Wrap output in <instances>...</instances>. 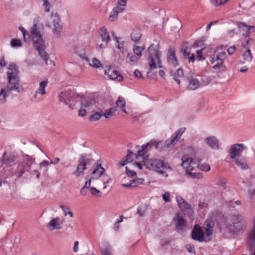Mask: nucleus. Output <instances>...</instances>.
<instances>
[{
    "instance_id": "nucleus-49",
    "label": "nucleus",
    "mask_w": 255,
    "mask_h": 255,
    "mask_svg": "<svg viewBox=\"0 0 255 255\" xmlns=\"http://www.w3.org/2000/svg\"><path fill=\"white\" fill-rule=\"evenodd\" d=\"M60 208L62 209L63 211L64 212V214L65 216L69 215L70 217H73V214L71 211H68L69 208L68 207L64 206V205H61Z\"/></svg>"
},
{
    "instance_id": "nucleus-30",
    "label": "nucleus",
    "mask_w": 255,
    "mask_h": 255,
    "mask_svg": "<svg viewBox=\"0 0 255 255\" xmlns=\"http://www.w3.org/2000/svg\"><path fill=\"white\" fill-rule=\"evenodd\" d=\"M48 81L47 80H44L41 82L39 84V87L37 91L35 92L34 97H36L38 93H40L41 95H43L46 93L45 87L47 86Z\"/></svg>"
},
{
    "instance_id": "nucleus-7",
    "label": "nucleus",
    "mask_w": 255,
    "mask_h": 255,
    "mask_svg": "<svg viewBox=\"0 0 255 255\" xmlns=\"http://www.w3.org/2000/svg\"><path fill=\"white\" fill-rule=\"evenodd\" d=\"M185 128H181L179 129L170 138L165 141L164 144L162 142L161 151H164L168 148L173 147L178 142Z\"/></svg>"
},
{
    "instance_id": "nucleus-25",
    "label": "nucleus",
    "mask_w": 255,
    "mask_h": 255,
    "mask_svg": "<svg viewBox=\"0 0 255 255\" xmlns=\"http://www.w3.org/2000/svg\"><path fill=\"white\" fill-rule=\"evenodd\" d=\"M104 172L105 169L101 166V164H97L94 170L92 172L93 176L91 178L98 179L104 174Z\"/></svg>"
},
{
    "instance_id": "nucleus-56",
    "label": "nucleus",
    "mask_w": 255,
    "mask_h": 255,
    "mask_svg": "<svg viewBox=\"0 0 255 255\" xmlns=\"http://www.w3.org/2000/svg\"><path fill=\"white\" fill-rule=\"evenodd\" d=\"M126 173L128 176L134 177L136 176V173L133 171L130 170L128 167H126Z\"/></svg>"
},
{
    "instance_id": "nucleus-24",
    "label": "nucleus",
    "mask_w": 255,
    "mask_h": 255,
    "mask_svg": "<svg viewBox=\"0 0 255 255\" xmlns=\"http://www.w3.org/2000/svg\"><path fill=\"white\" fill-rule=\"evenodd\" d=\"M167 59L169 63L173 67H176L178 65V62L175 55V52L173 50H169Z\"/></svg>"
},
{
    "instance_id": "nucleus-2",
    "label": "nucleus",
    "mask_w": 255,
    "mask_h": 255,
    "mask_svg": "<svg viewBox=\"0 0 255 255\" xmlns=\"http://www.w3.org/2000/svg\"><path fill=\"white\" fill-rule=\"evenodd\" d=\"M31 34L32 36V41L34 46L38 51L39 54L43 58L46 64H48V61L49 57L48 54L45 51L44 41L43 40L40 31L38 30L37 25L34 24L31 28Z\"/></svg>"
},
{
    "instance_id": "nucleus-5",
    "label": "nucleus",
    "mask_w": 255,
    "mask_h": 255,
    "mask_svg": "<svg viewBox=\"0 0 255 255\" xmlns=\"http://www.w3.org/2000/svg\"><path fill=\"white\" fill-rule=\"evenodd\" d=\"M146 167L151 170H155L157 172L163 173V170L170 169L167 163L162 160L159 159H150L147 160L144 163Z\"/></svg>"
},
{
    "instance_id": "nucleus-14",
    "label": "nucleus",
    "mask_w": 255,
    "mask_h": 255,
    "mask_svg": "<svg viewBox=\"0 0 255 255\" xmlns=\"http://www.w3.org/2000/svg\"><path fill=\"white\" fill-rule=\"evenodd\" d=\"M237 25L240 31L243 32L242 35L245 37H249L250 33L255 31V27L254 26L247 25L243 22H238Z\"/></svg>"
},
{
    "instance_id": "nucleus-37",
    "label": "nucleus",
    "mask_w": 255,
    "mask_h": 255,
    "mask_svg": "<svg viewBox=\"0 0 255 255\" xmlns=\"http://www.w3.org/2000/svg\"><path fill=\"white\" fill-rule=\"evenodd\" d=\"M141 37V34L138 30H133L131 34V39L134 42H138Z\"/></svg>"
},
{
    "instance_id": "nucleus-63",
    "label": "nucleus",
    "mask_w": 255,
    "mask_h": 255,
    "mask_svg": "<svg viewBox=\"0 0 255 255\" xmlns=\"http://www.w3.org/2000/svg\"><path fill=\"white\" fill-rule=\"evenodd\" d=\"M236 50V47L235 46H230L228 49L227 52L229 55H232L234 54Z\"/></svg>"
},
{
    "instance_id": "nucleus-22",
    "label": "nucleus",
    "mask_w": 255,
    "mask_h": 255,
    "mask_svg": "<svg viewBox=\"0 0 255 255\" xmlns=\"http://www.w3.org/2000/svg\"><path fill=\"white\" fill-rule=\"evenodd\" d=\"M205 142L212 149H218L219 148V142L215 136L207 137L205 139Z\"/></svg>"
},
{
    "instance_id": "nucleus-59",
    "label": "nucleus",
    "mask_w": 255,
    "mask_h": 255,
    "mask_svg": "<svg viewBox=\"0 0 255 255\" xmlns=\"http://www.w3.org/2000/svg\"><path fill=\"white\" fill-rule=\"evenodd\" d=\"M170 194L169 192H165L164 194H163L162 197H163V200L166 202H170Z\"/></svg>"
},
{
    "instance_id": "nucleus-16",
    "label": "nucleus",
    "mask_w": 255,
    "mask_h": 255,
    "mask_svg": "<svg viewBox=\"0 0 255 255\" xmlns=\"http://www.w3.org/2000/svg\"><path fill=\"white\" fill-rule=\"evenodd\" d=\"M162 144L161 141H157L155 140H151L150 142L146 144H144L142 146V148H146L147 151H150L152 148H154L156 149L161 151V145Z\"/></svg>"
},
{
    "instance_id": "nucleus-31",
    "label": "nucleus",
    "mask_w": 255,
    "mask_h": 255,
    "mask_svg": "<svg viewBox=\"0 0 255 255\" xmlns=\"http://www.w3.org/2000/svg\"><path fill=\"white\" fill-rule=\"evenodd\" d=\"M140 58H138L137 56L132 54L129 53L126 58L127 63H129L131 65H135L137 64L138 61Z\"/></svg>"
},
{
    "instance_id": "nucleus-19",
    "label": "nucleus",
    "mask_w": 255,
    "mask_h": 255,
    "mask_svg": "<svg viewBox=\"0 0 255 255\" xmlns=\"http://www.w3.org/2000/svg\"><path fill=\"white\" fill-rule=\"evenodd\" d=\"M105 74L107 75L108 78L111 80H117L119 82L123 80V77L117 70L109 69L107 71H105Z\"/></svg>"
},
{
    "instance_id": "nucleus-46",
    "label": "nucleus",
    "mask_w": 255,
    "mask_h": 255,
    "mask_svg": "<svg viewBox=\"0 0 255 255\" xmlns=\"http://www.w3.org/2000/svg\"><path fill=\"white\" fill-rule=\"evenodd\" d=\"M11 46L14 48L20 47L22 46L21 40L18 39H12L10 42Z\"/></svg>"
},
{
    "instance_id": "nucleus-52",
    "label": "nucleus",
    "mask_w": 255,
    "mask_h": 255,
    "mask_svg": "<svg viewBox=\"0 0 255 255\" xmlns=\"http://www.w3.org/2000/svg\"><path fill=\"white\" fill-rule=\"evenodd\" d=\"M102 255H112L111 253V248L109 246H107L103 249H101Z\"/></svg>"
},
{
    "instance_id": "nucleus-51",
    "label": "nucleus",
    "mask_w": 255,
    "mask_h": 255,
    "mask_svg": "<svg viewBox=\"0 0 255 255\" xmlns=\"http://www.w3.org/2000/svg\"><path fill=\"white\" fill-rule=\"evenodd\" d=\"M228 0H211V1L214 5L218 6L225 3Z\"/></svg>"
},
{
    "instance_id": "nucleus-38",
    "label": "nucleus",
    "mask_w": 255,
    "mask_h": 255,
    "mask_svg": "<svg viewBox=\"0 0 255 255\" xmlns=\"http://www.w3.org/2000/svg\"><path fill=\"white\" fill-rule=\"evenodd\" d=\"M175 224L176 227L180 230L183 229V228L186 225L185 220L182 217L180 216L177 217V219Z\"/></svg>"
},
{
    "instance_id": "nucleus-18",
    "label": "nucleus",
    "mask_w": 255,
    "mask_h": 255,
    "mask_svg": "<svg viewBox=\"0 0 255 255\" xmlns=\"http://www.w3.org/2000/svg\"><path fill=\"white\" fill-rule=\"evenodd\" d=\"M187 80L188 83L187 87L189 90H196L200 86L199 80L194 76L188 77Z\"/></svg>"
},
{
    "instance_id": "nucleus-40",
    "label": "nucleus",
    "mask_w": 255,
    "mask_h": 255,
    "mask_svg": "<svg viewBox=\"0 0 255 255\" xmlns=\"http://www.w3.org/2000/svg\"><path fill=\"white\" fill-rule=\"evenodd\" d=\"M116 111V108H110L107 110L105 113H103V116H104L105 118L108 119L110 117L114 116L115 115Z\"/></svg>"
},
{
    "instance_id": "nucleus-48",
    "label": "nucleus",
    "mask_w": 255,
    "mask_h": 255,
    "mask_svg": "<svg viewBox=\"0 0 255 255\" xmlns=\"http://www.w3.org/2000/svg\"><path fill=\"white\" fill-rule=\"evenodd\" d=\"M186 174L192 178L201 179L202 178L201 173H192L191 171H189V173H187Z\"/></svg>"
},
{
    "instance_id": "nucleus-62",
    "label": "nucleus",
    "mask_w": 255,
    "mask_h": 255,
    "mask_svg": "<svg viewBox=\"0 0 255 255\" xmlns=\"http://www.w3.org/2000/svg\"><path fill=\"white\" fill-rule=\"evenodd\" d=\"M129 154L126 156V160L128 162H130L132 161L131 156L134 154L133 152L130 151L129 150H128Z\"/></svg>"
},
{
    "instance_id": "nucleus-29",
    "label": "nucleus",
    "mask_w": 255,
    "mask_h": 255,
    "mask_svg": "<svg viewBox=\"0 0 255 255\" xmlns=\"http://www.w3.org/2000/svg\"><path fill=\"white\" fill-rule=\"evenodd\" d=\"M143 182V179L138 178L137 179L132 180L130 183L123 184L122 186L127 188L135 187L137 186L138 185L142 184Z\"/></svg>"
},
{
    "instance_id": "nucleus-55",
    "label": "nucleus",
    "mask_w": 255,
    "mask_h": 255,
    "mask_svg": "<svg viewBox=\"0 0 255 255\" xmlns=\"http://www.w3.org/2000/svg\"><path fill=\"white\" fill-rule=\"evenodd\" d=\"M186 249L187 250V251L190 253H192V254H195V247L193 245H191V244H187L185 246Z\"/></svg>"
},
{
    "instance_id": "nucleus-34",
    "label": "nucleus",
    "mask_w": 255,
    "mask_h": 255,
    "mask_svg": "<svg viewBox=\"0 0 255 255\" xmlns=\"http://www.w3.org/2000/svg\"><path fill=\"white\" fill-rule=\"evenodd\" d=\"M211 62L212 64L214 62H217V63L212 67L214 69H218L224 67L223 60H220V59H217V56H216L215 58H213Z\"/></svg>"
},
{
    "instance_id": "nucleus-6",
    "label": "nucleus",
    "mask_w": 255,
    "mask_h": 255,
    "mask_svg": "<svg viewBox=\"0 0 255 255\" xmlns=\"http://www.w3.org/2000/svg\"><path fill=\"white\" fill-rule=\"evenodd\" d=\"M93 161L90 157V155H81L78 159V164L77 169L73 174L76 177H79L83 175L84 171L87 169L86 166Z\"/></svg>"
},
{
    "instance_id": "nucleus-3",
    "label": "nucleus",
    "mask_w": 255,
    "mask_h": 255,
    "mask_svg": "<svg viewBox=\"0 0 255 255\" xmlns=\"http://www.w3.org/2000/svg\"><path fill=\"white\" fill-rule=\"evenodd\" d=\"M246 225L247 222L242 215H232L229 216L227 227L231 232L237 234L244 230Z\"/></svg>"
},
{
    "instance_id": "nucleus-36",
    "label": "nucleus",
    "mask_w": 255,
    "mask_h": 255,
    "mask_svg": "<svg viewBox=\"0 0 255 255\" xmlns=\"http://www.w3.org/2000/svg\"><path fill=\"white\" fill-rule=\"evenodd\" d=\"M133 50L134 55H136L138 58L140 59L142 55V51L144 50V47L143 46L141 47L134 45Z\"/></svg>"
},
{
    "instance_id": "nucleus-20",
    "label": "nucleus",
    "mask_w": 255,
    "mask_h": 255,
    "mask_svg": "<svg viewBox=\"0 0 255 255\" xmlns=\"http://www.w3.org/2000/svg\"><path fill=\"white\" fill-rule=\"evenodd\" d=\"M17 159V156L14 154L6 156V154L5 153L3 156V162L7 166H11L14 164Z\"/></svg>"
},
{
    "instance_id": "nucleus-15",
    "label": "nucleus",
    "mask_w": 255,
    "mask_h": 255,
    "mask_svg": "<svg viewBox=\"0 0 255 255\" xmlns=\"http://www.w3.org/2000/svg\"><path fill=\"white\" fill-rule=\"evenodd\" d=\"M63 222L59 217H56L52 219L47 224V228L50 230H59L62 227Z\"/></svg>"
},
{
    "instance_id": "nucleus-28",
    "label": "nucleus",
    "mask_w": 255,
    "mask_h": 255,
    "mask_svg": "<svg viewBox=\"0 0 255 255\" xmlns=\"http://www.w3.org/2000/svg\"><path fill=\"white\" fill-rule=\"evenodd\" d=\"M100 34L103 42L107 43L111 40L110 36L106 28L102 27L100 30Z\"/></svg>"
},
{
    "instance_id": "nucleus-39",
    "label": "nucleus",
    "mask_w": 255,
    "mask_h": 255,
    "mask_svg": "<svg viewBox=\"0 0 255 255\" xmlns=\"http://www.w3.org/2000/svg\"><path fill=\"white\" fill-rule=\"evenodd\" d=\"M119 12V11L117 8H114L113 9L108 17L109 20L110 21H115L116 20Z\"/></svg>"
},
{
    "instance_id": "nucleus-60",
    "label": "nucleus",
    "mask_w": 255,
    "mask_h": 255,
    "mask_svg": "<svg viewBox=\"0 0 255 255\" xmlns=\"http://www.w3.org/2000/svg\"><path fill=\"white\" fill-rule=\"evenodd\" d=\"M216 56L217 59L224 60L226 58L227 55L225 52H222L218 53Z\"/></svg>"
},
{
    "instance_id": "nucleus-57",
    "label": "nucleus",
    "mask_w": 255,
    "mask_h": 255,
    "mask_svg": "<svg viewBox=\"0 0 255 255\" xmlns=\"http://www.w3.org/2000/svg\"><path fill=\"white\" fill-rule=\"evenodd\" d=\"M203 50V48H202L200 50H198L196 51V53H197V57L196 58L197 59H199V60H204V57H203V56L202 55V50Z\"/></svg>"
},
{
    "instance_id": "nucleus-11",
    "label": "nucleus",
    "mask_w": 255,
    "mask_h": 255,
    "mask_svg": "<svg viewBox=\"0 0 255 255\" xmlns=\"http://www.w3.org/2000/svg\"><path fill=\"white\" fill-rule=\"evenodd\" d=\"M94 103V101L91 99L82 100L81 108L79 110V115L81 117L85 116L86 115L87 110H90Z\"/></svg>"
},
{
    "instance_id": "nucleus-33",
    "label": "nucleus",
    "mask_w": 255,
    "mask_h": 255,
    "mask_svg": "<svg viewBox=\"0 0 255 255\" xmlns=\"http://www.w3.org/2000/svg\"><path fill=\"white\" fill-rule=\"evenodd\" d=\"M148 152V151H147L146 148H142L141 150H139L138 153L135 154L136 158L138 159L139 157H143V159L145 163L147 160H148V155H146Z\"/></svg>"
},
{
    "instance_id": "nucleus-58",
    "label": "nucleus",
    "mask_w": 255,
    "mask_h": 255,
    "mask_svg": "<svg viewBox=\"0 0 255 255\" xmlns=\"http://www.w3.org/2000/svg\"><path fill=\"white\" fill-rule=\"evenodd\" d=\"M200 169L204 171H208L210 169V166L208 164H204L200 165Z\"/></svg>"
},
{
    "instance_id": "nucleus-61",
    "label": "nucleus",
    "mask_w": 255,
    "mask_h": 255,
    "mask_svg": "<svg viewBox=\"0 0 255 255\" xmlns=\"http://www.w3.org/2000/svg\"><path fill=\"white\" fill-rule=\"evenodd\" d=\"M50 164V162L44 160L39 164L40 168L42 169L43 167H47Z\"/></svg>"
},
{
    "instance_id": "nucleus-27",
    "label": "nucleus",
    "mask_w": 255,
    "mask_h": 255,
    "mask_svg": "<svg viewBox=\"0 0 255 255\" xmlns=\"http://www.w3.org/2000/svg\"><path fill=\"white\" fill-rule=\"evenodd\" d=\"M172 76L177 83L180 85V78H183L184 76L183 70L181 68H178L175 72L172 73Z\"/></svg>"
},
{
    "instance_id": "nucleus-12",
    "label": "nucleus",
    "mask_w": 255,
    "mask_h": 255,
    "mask_svg": "<svg viewBox=\"0 0 255 255\" xmlns=\"http://www.w3.org/2000/svg\"><path fill=\"white\" fill-rule=\"evenodd\" d=\"M191 236L193 239L197 240L199 242L204 241V235L203 234L202 228L196 225L191 233Z\"/></svg>"
},
{
    "instance_id": "nucleus-1",
    "label": "nucleus",
    "mask_w": 255,
    "mask_h": 255,
    "mask_svg": "<svg viewBox=\"0 0 255 255\" xmlns=\"http://www.w3.org/2000/svg\"><path fill=\"white\" fill-rule=\"evenodd\" d=\"M7 76L8 84L6 88L7 92L11 93L13 91L19 92L20 83L19 71L17 66L13 62H10L7 68Z\"/></svg>"
},
{
    "instance_id": "nucleus-41",
    "label": "nucleus",
    "mask_w": 255,
    "mask_h": 255,
    "mask_svg": "<svg viewBox=\"0 0 255 255\" xmlns=\"http://www.w3.org/2000/svg\"><path fill=\"white\" fill-rule=\"evenodd\" d=\"M10 93L7 92V90L6 89H1L0 92V103L3 104L6 101V98L8 95H9Z\"/></svg>"
},
{
    "instance_id": "nucleus-53",
    "label": "nucleus",
    "mask_w": 255,
    "mask_h": 255,
    "mask_svg": "<svg viewBox=\"0 0 255 255\" xmlns=\"http://www.w3.org/2000/svg\"><path fill=\"white\" fill-rule=\"evenodd\" d=\"M43 6L45 8V12H49L50 11V8L51 7V5L49 2L47 0H44Z\"/></svg>"
},
{
    "instance_id": "nucleus-43",
    "label": "nucleus",
    "mask_w": 255,
    "mask_h": 255,
    "mask_svg": "<svg viewBox=\"0 0 255 255\" xmlns=\"http://www.w3.org/2000/svg\"><path fill=\"white\" fill-rule=\"evenodd\" d=\"M243 57L245 61L250 62L253 59L251 50L249 49L243 54Z\"/></svg>"
},
{
    "instance_id": "nucleus-54",
    "label": "nucleus",
    "mask_w": 255,
    "mask_h": 255,
    "mask_svg": "<svg viewBox=\"0 0 255 255\" xmlns=\"http://www.w3.org/2000/svg\"><path fill=\"white\" fill-rule=\"evenodd\" d=\"M6 63L4 59V57L3 56L0 60V72L3 71V67H5Z\"/></svg>"
},
{
    "instance_id": "nucleus-21",
    "label": "nucleus",
    "mask_w": 255,
    "mask_h": 255,
    "mask_svg": "<svg viewBox=\"0 0 255 255\" xmlns=\"http://www.w3.org/2000/svg\"><path fill=\"white\" fill-rule=\"evenodd\" d=\"M176 200L180 209L182 211L185 210H191L192 207L190 204L188 203L183 198L178 196L176 197Z\"/></svg>"
},
{
    "instance_id": "nucleus-45",
    "label": "nucleus",
    "mask_w": 255,
    "mask_h": 255,
    "mask_svg": "<svg viewBox=\"0 0 255 255\" xmlns=\"http://www.w3.org/2000/svg\"><path fill=\"white\" fill-rule=\"evenodd\" d=\"M181 52L183 53V56L185 58H188L190 54V50L186 45L182 46L181 49Z\"/></svg>"
},
{
    "instance_id": "nucleus-35",
    "label": "nucleus",
    "mask_w": 255,
    "mask_h": 255,
    "mask_svg": "<svg viewBox=\"0 0 255 255\" xmlns=\"http://www.w3.org/2000/svg\"><path fill=\"white\" fill-rule=\"evenodd\" d=\"M128 0H118L117 6L115 7L119 12H122L125 9Z\"/></svg>"
},
{
    "instance_id": "nucleus-32",
    "label": "nucleus",
    "mask_w": 255,
    "mask_h": 255,
    "mask_svg": "<svg viewBox=\"0 0 255 255\" xmlns=\"http://www.w3.org/2000/svg\"><path fill=\"white\" fill-rule=\"evenodd\" d=\"M116 104L117 107L121 108V110L125 113L127 114L125 109L126 102L123 97L119 96L116 102Z\"/></svg>"
},
{
    "instance_id": "nucleus-23",
    "label": "nucleus",
    "mask_w": 255,
    "mask_h": 255,
    "mask_svg": "<svg viewBox=\"0 0 255 255\" xmlns=\"http://www.w3.org/2000/svg\"><path fill=\"white\" fill-rule=\"evenodd\" d=\"M235 163L242 170H247L249 168L246 159L244 157L239 156L235 158Z\"/></svg>"
},
{
    "instance_id": "nucleus-9",
    "label": "nucleus",
    "mask_w": 255,
    "mask_h": 255,
    "mask_svg": "<svg viewBox=\"0 0 255 255\" xmlns=\"http://www.w3.org/2000/svg\"><path fill=\"white\" fill-rule=\"evenodd\" d=\"M78 97L74 92L71 90L64 91L60 93L59 98L60 101L63 102L66 104H69V107L72 108L74 104L70 103L71 101H74Z\"/></svg>"
},
{
    "instance_id": "nucleus-13",
    "label": "nucleus",
    "mask_w": 255,
    "mask_h": 255,
    "mask_svg": "<svg viewBox=\"0 0 255 255\" xmlns=\"http://www.w3.org/2000/svg\"><path fill=\"white\" fill-rule=\"evenodd\" d=\"M247 147L244 146L242 144H234L231 148L230 152V157L231 159H235L238 155L242 152Z\"/></svg>"
},
{
    "instance_id": "nucleus-47",
    "label": "nucleus",
    "mask_w": 255,
    "mask_h": 255,
    "mask_svg": "<svg viewBox=\"0 0 255 255\" xmlns=\"http://www.w3.org/2000/svg\"><path fill=\"white\" fill-rule=\"evenodd\" d=\"M114 39L116 42V47L117 48L120 50L121 52L124 51V47H123V41H120L119 39L117 37H114Z\"/></svg>"
},
{
    "instance_id": "nucleus-50",
    "label": "nucleus",
    "mask_w": 255,
    "mask_h": 255,
    "mask_svg": "<svg viewBox=\"0 0 255 255\" xmlns=\"http://www.w3.org/2000/svg\"><path fill=\"white\" fill-rule=\"evenodd\" d=\"M211 80L209 77L203 76L200 79V85H206L210 83Z\"/></svg>"
},
{
    "instance_id": "nucleus-10",
    "label": "nucleus",
    "mask_w": 255,
    "mask_h": 255,
    "mask_svg": "<svg viewBox=\"0 0 255 255\" xmlns=\"http://www.w3.org/2000/svg\"><path fill=\"white\" fill-rule=\"evenodd\" d=\"M50 17L52 19V21L53 25L52 29L53 33L58 38L61 35V30L63 28L62 25L60 24V18L57 12H52Z\"/></svg>"
},
{
    "instance_id": "nucleus-17",
    "label": "nucleus",
    "mask_w": 255,
    "mask_h": 255,
    "mask_svg": "<svg viewBox=\"0 0 255 255\" xmlns=\"http://www.w3.org/2000/svg\"><path fill=\"white\" fill-rule=\"evenodd\" d=\"M182 163L181 165L184 168H186V173H189V171L193 169L192 164H196L195 161H194L192 158H185L183 157L182 159Z\"/></svg>"
},
{
    "instance_id": "nucleus-8",
    "label": "nucleus",
    "mask_w": 255,
    "mask_h": 255,
    "mask_svg": "<svg viewBox=\"0 0 255 255\" xmlns=\"http://www.w3.org/2000/svg\"><path fill=\"white\" fill-rule=\"evenodd\" d=\"M23 162L22 165H19V171L17 176L21 177L26 172H29L31 165L35 162V158H32L27 154L23 155Z\"/></svg>"
},
{
    "instance_id": "nucleus-64",
    "label": "nucleus",
    "mask_w": 255,
    "mask_h": 255,
    "mask_svg": "<svg viewBox=\"0 0 255 255\" xmlns=\"http://www.w3.org/2000/svg\"><path fill=\"white\" fill-rule=\"evenodd\" d=\"M90 190L91 194L94 196H96V194L100 192V191L95 187H91Z\"/></svg>"
},
{
    "instance_id": "nucleus-4",
    "label": "nucleus",
    "mask_w": 255,
    "mask_h": 255,
    "mask_svg": "<svg viewBox=\"0 0 255 255\" xmlns=\"http://www.w3.org/2000/svg\"><path fill=\"white\" fill-rule=\"evenodd\" d=\"M147 60L150 70L161 67V52L159 50V44H152L148 49Z\"/></svg>"
},
{
    "instance_id": "nucleus-42",
    "label": "nucleus",
    "mask_w": 255,
    "mask_h": 255,
    "mask_svg": "<svg viewBox=\"0 0 255 255\" xmlns=\"http://www.w3.org/2000/svg\"><path fill=\"white\" fill-rule=\"evenodd\" d=\"M102 116H103V112L102 111H101L100 112H95L90 116L89 120L91 121H97Z\"/></svg>"
},
{
    "instance_id": "nucleus-44",
    "label": "nucleus",
    "mask_w": 255,
    "mask_h": 255,
    "mask_svg": "<svg viewBox=\"0 0 255 255\" xmlns=\"http://www.w3.org/2000/svg\"><path fill=\"white\" fill-rule=\"evenodd\" d=\"M90 65L95 68H102V64L100 61L96 58L92 59V63H90Z\"/></svg>"
},
{
    "instance_id": "nucleus-26",
    "label": "nucleus",
    "mask_w": 255,
    "mask_h": 255,
    "mask_svg": "<svg viewBox=\"0 0 255 255\" xmlns=\"http://www.w3.org/2000/svg\"><path fill=\"white\" fill-rule=\"evenodd\" d=\"M214 226V222L211 219L206 220L203 225V228L207 232V235L210 236L212 234V228Z\"/></svg>"
}]
</instances>
